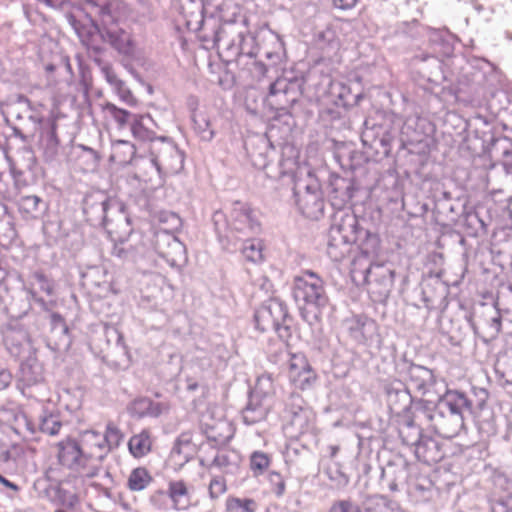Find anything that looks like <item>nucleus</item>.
I'll return each instance as SVG.
<instances>
[{
  "label": "nucleus",
  "instance_id": "obj_1",
  "mask_svg": "<svg viewBox=\"0 0 512 512\" xmlns=\"http://www.w3.org/2000/svg\"><path fill=\"white\" fill-rule=\"evenodd\" d=\"M101 437L96 431L87 430L79 440L66 438L56 444L58 463L82 478H94L101 470Z\"/></svg>",
  "mask_w": 512,
  "mask_h": 512
},
{
  "label": "nucleus",
  "instance_id": "obj_2",
  "mask_svg": "<svg viewBox=\"0 0 512 512\" xmlns=\"http://www.w3.org/2000/svg\"><path fill=\"white\" fill-rule=\"evenodd\" d=\"M293 298L300 314L310 323L321 319L322 308L328 303L323 279L311 270H304L293 279Z\"/></svg>",
  "mask_w": 512,
  "mask_h": 512
},
{
  "label": "nucleus",
  "instance_id": "obj_3",
  "mask_svg": "<svg viewBox=\"0 0 512 512\" xmlns=\"http://www.w3.org/2000/svg\"><path fill=\"white\" fill-rule=\"evenodd\" d=\"M288 378L295 389H309L317 379L308 359L303 354H292L288 364Z\"/></svg>",
  "mask_w": 512,
  "mask_h": 512
},
{
  "label": "nucleus",
  "instance_id": "obj_4",
  "mask_svg": "<svg viewBox=\"0 0 512 512\" xmlns=\"http://www.w3.org/2000/svg\"><path fill=\"white\" fill-rule=\"evenodd\" d=\"M256 326L261 331L275 329L278 336L288 342L291 337L290 328L285 324H280L278 317L273 314L272 306H264L256 311L255 314Z\"/></svg>",
  "mask_w": 512,
  "mask_h": 512
},
{
  "label": "nucleus",
  "instance_id": "obj_5",
  "mask_svg": "<svg viewBox=\"0 0 512 512\" xmlns=\"http://www.w3.org/2000/svg\"><path fill=\"white\" fill-rule=\"evenodd\" d=\"M167 495L175 510H186L191 505V487L183 479L169 481Z\"/></svg>",
  "mask_w": 512,
  "mask_h": 512
},
{
  "label": "nucleus",
  "instance_id": "obj_6",
  "mask_svg": "<svg viewBox=\"0 0 512 512\" xmlns=\"http://www.w3.org/2000/svg\"><path fill=\"white\" fill-rule=\"evenodd\" d=\"M230 222L235 230L241 231L245 228L258 226V220L253 208L246 203L235 202L230 211Z\"/></svg>",
  "mask_w": 512,
  "mask_h": 512
},
{
  "label": "nucleus",
  "instance_id": "obj_7",
  "mask_svg": "<svg viewBox=\"0 0 512 512\" xmlns=\"http://www.w3.org/2000/svg\"><path fill=\"white\" fill-rule=\"evenodd\" d=\"M152 122L149 114H132L128 122L132 136L141 142L156 139L155 131L149 126Z\"/></svg>",
  "mask_w": 512,
  "mask_h": 512
},
{
  "label": "nucleus",
  "instance_id": "obj_8",
  "mask_svg": "<svg viewBox=\"0 0 512 512\" xmlns=\"http://www.w3.org/2000/svg\"><path fill=\"white\" fill-rule=\"evenodd\" d=\"M416 455L428 465L436 464L443 458L438 442L432 438L423 439L417 444Z\"/></svg>",
  "mask_w": 512,
  "mask_h": 512
},
{
  "label": "nucleus",
  "instance_id": "obj_9",
  "mask_svg": "<svg viewBox=\"0 0 512 512\" xmlns=\"http://www.w3.org/2000/svg\"><path fill=\"white\" fill-rule=\"evenodd\" d=\"M136 154V147L127 140H116L112 143L109 160L116 165H127Z\"/></svg>",
  "mask_w": 512,
  "mask_h": 512
},
{
  "label": "nucleus",
  "instance_id": "obj_10",
  "mask_svg": "<svg viewBox=\"0 0 512 512\" xmlns=\"http://www.w3.org/2000/svg\"><path fill=\"white\" fill-rule=\"evenodd\" d=\"M154 481L151 472L144 466L132 469L127 477L126 487L131 492H140L147 489Z\"/></svg>",
  "mask_w": 512,
  "mask_h": 512
},
{
  "label": "nucleus",
  "instance_id": "obj_11",
  "mask_svg": "<svg viewBox=\"0 0 512 512\" xmlns=\"http://www.w3.org/2000/svg\"><path fill=\"white\" fill-rule=\"evenodd\" d=\"M157 170L164 175L176 174L183 169V158L177 150L171 149L162 159L153 160Z\"/></svg>",
  "mask_w": 512,
  "mask_h": 512
},
{
  "label": "nucleus",
  "instance_id": "obj_12",
  "mask_svg": "<svg viewBox=\"0 0 512 512\" xmlns=\"http://www.w3.org/2000/svg\"><path fill=\"white\" fill-rule=\"evenodd\" d=\"M128 449L131 455L137 459L145 457L152 450V438L150 432L143 430L133 435L128 442Z\"/></svg>",
  "mask_w": 512,
  "mask_h": 512
},
{
  "label": "nucleus",
  "instance_id": "obj_13",
  "mask_svg": "<svg viewBox=\"0 0 512 512\" xmlns=\"http://www.w3.org/2000/svg\"><path fill=\"white\" fill-rule=\"evenodd\" d=\"M101 437V442L99 443L100 453H101V463L105 457V454L111 448H116L120 445L123 434L120 429L114 423H108L105 429V433L101 434L96 432Z\"/></svg>",
  "mask_w": 512,
  "mask_h": 512
},
{
  "label": "nucleus",
  "instance_id": "obj_14",
  "mask_svg": "<svg viewBox=\"0 0 512 512\" xmlns=\"http://www.w3.org/2000/svg\"><path fill=\"white\" fill-rule=\"evenodd\" d=\"M102 116L105 120H114L118 128H124L132 115L128 110L117 107L111 102H104L100 105Z\"/></svg>",
  "mask_w": 512,
  "mask_h": 512
},
{
  "label": "nucleus",
  "instance_id": "obj_15",
  "mask_svg": "<svg viewBox=\"0 0 512 512\" xmlns=\"http://www.w3.org/2000/svg\"><path fill=\"white\" fill-rule=\"evenodd\" d=\"M364 512H404V510L398 503L389 498L378 496L368 502Z\"/></svg>",
  "mask_w": 512,
  "mask_h": 512
},
{
  "label": "nucleus",
  "instance_id": "obj_16",
  "mask_svg": "<svg viewBox=\"0 0 512 512\" xmlns=\"http://www.w3.org/2000/svg\"><path fill=\"white\" fill-rule=\"evenodd\" d=\"M256 502L249 498L229 496L225 502L226 512H255Z\"/></svg>",
  "mask_w": 512,
  "mask_h": 512
},
{
  "label": "nucleus",
  "instance_id": "obj_17",
  "mask_svg": "<svg viewBox=\"0 0 512 512\" xmlns=\"http://www.w3.org/2000/svg\"><path fill=\"white\" fill-rule=\"evenodd\" d=\"M40 202L41 199L36 195L24 196L18 202L19 211L24 218L34 219Z\"/></svg>",
  "mask_w": 512,
  "mask_h": 512
},
{
  "label": "nucleus",
  "instance_id": "obj_18",
  "mask_svg": "<svg viewBox=\"0 0 512 512\" xmlns=\"http://www.w3.org/2000/svg\"><path fill=\"white\" fill-rule=\"evenodd\" d=\"M271 457L262 451H255L250 456V469L254 476L262 475L270 466Z\"/></svg>",
  "mask_w": 512,
  "mask_h": 512
},
{
  "label": "nucleus",
  "instance_id": "obj_19",
  "mask_svg": "<svg viewBox=\"0 0 512 512\" xmlns=\"http://www.w3.org/2000/svg\"><path fill=\"white\" fill-rule=\"evenodd\" d=\"M263 242L258 239L247 240L242 249L244 257L251 262H260L263 260Z\"/></svg>",
  "mask_w": 512,
  "mask_h": 512
},
{
  "label": "nucleus",
  "instance_id": "obj_20",
  "mask_svg": "<svg viewBox=\"0 0 512 512\" xmlns=\"http://www.w3.org/2000/svg\"><path fill=\"white\" fill-rule=\"evenodd\" d=\"M113 46L122 54L131 56L134 54V44L130 34H109Z\"/></svg>",
  "mask_w": 512,
  "mask_h": 512
},
{
  "label": "nucleus",
  "instance_id": "obj_21",
  "mask_svg": "<svg viewBox=\"0 0 512 512\" xmlns=\"http://www.w3.org/2000/svg\"><path fill=\"white\" fill-rule=\"evenodd\" d=\"M62 427L59 417L54 414H47L42 417L39 428L41 432L54 436L57 435Z\"/></svg>",
  "mask_w": 512,
  "mask_h": 512
},
{
  "label": "nucleus",
  "instance_id": "obj_22",
  "mask_svg": "<svg viewBox=\"0 0 512 512\" xmlns=\"http://www.w3.org/2000/svg\"><path fill=\"white\" fill-rule=\"evenodd\" d=\"M446 400L454 413H460V410L469 404L465 394L457 390H449L446 393Z\"/></svg>",
  "mask_w": 512,
  "mask_h": 512
},
{
  "label": "nucleus",
  "instance_id": "obj_23",
  "mask_svg": "<svg viewBox=\"0 0 512 512\" xmlns=\"http://www.w3.org/2000/svg\"><path fill=\"white\" fill-rule=\"evenodd\" d=\"M299 207L302 213L308 217L312 216L316 209H320L321 203L314 194H307L299 199Z\"/></svg>",
  "mask_w": 512,
  "mask_h": 512
},
{
  "label": "nucleus",
  "instance_id": "obj_24",
  "mask_svg": "<svg viewBox=\"0 0 512 512\" xmlns=\"http://www.w3.org/2000/svg\"><path fill=\"white\" fill-rule=\"evenodd\" d=\"M115 91L121 101L129 106H136L137 99L122 80L115 82Z\"/></svg>",
  "mask_w": 512,
  "mask_h": 512
},
{
  "label": "nucleus",
  "instance_id": "obj_25",
  "mask_svg": "<svg viewBox=\"0 0 512 512\" xmlns=\"http://www.w3.org/2000/svg\"><path fill=\"white\" fill-rule=\"evenodd\" d=\"M227 491L226 479L223 476H216L209 483V495L212 499H217Z\"/></svg>",
  "mask_w": 512,
  "mask_h": 512
},
{
  "label": "nucleus",
  "instance_id": "obj_26",
  "mask_svg": "<svg viewBox=\"0 0 512 512\" xmlns=\"http://www.w3.org/2000/svg\"><path fill=\"white\" fill-rule=\"evenodd\" d=\"M269 483L271 486V491L277 496H281L284 494L286 489V484L282 475L278 472H271L269 474Z\"/></svg>",
  "mask_w": 512,
  "mask_h": 512
},
{
  "label": "nucleus",
  "instance_id": "obj_27",
  "mask_svg": "<svg viewBox=\"0 0 512 512\" xmlns=\"http://www.w3.org/2000/svg\"><path fill=\"white\" fill-rule=\"evenodd\" d=\"M329 512H361V509L351 500H340L333 503Z\"/></svg>",
  "mask_w": 512,
  "mask_h": 512
},
{
  "label": "nucleus",
  "instance_id": "obj_28",
  "mask_svg": "<svg viewBox=\"0 0 512 512\" xmlns=\"http://www.w3.org/2000/svg\"><path fill=\"white\" fill-rule=\"evenodd\" d=\"M310 412L306 409L300 408L298 412H295L291 418V424L296 426L300 430H304L309 425Z\"/></svg>",
  "mask_w": 512,
  "mask_h": 512
},
{
  "label": "nucleus",
  "instance_id": "obj_29",
  "mask_svg": "<svg viewBox=\"0 0 512 512\" xmlns=\"http://www.w3.org/2000/svg\"><path fill=\"white\" fill-rule=\"evenodd\" d=\"M34 279L39 283L40 289L48 296H52L55 291L53 282L42 272H35Z\"/></svg>",
  "mask_w": 512,
  "mask_h": 512
},
{
  "label": "nucleus",
  "instance_id": "obj_30",
  "mask_svg": "<svg viewBox=\"0 0 512 512\" xmlns=\"http://www.w3.org/2000/svg\"><path fill=\"white\" fill-rule=\"evenodd\" d=\"M50 318H51V324H52L53 328L61 327L65 332L68 331V327L66 325L65 319L61 314H59L57 312H53L51 314Z\"/></svg>",
  "mask_w": 512,
  "mask_h": 512
},
{
  "label": "nucleus",
  "instance_id": "obj_31",
  "mask_svg": "<svg viewBox=\"0 0 512 512\" xmlns=\"http://www.w3.org/2000/svg\"><path fill=\"white\" fill-rule=\"evenodd\" d=\"M12 381L11 373L6 369H0V390H5Z\"/></svg>",
  "mask_w": 512,
  "mask_h": 512
},
{
  "label": "nucleus",
  "instance_id": "obj_32",
  "mask_svg": "<svg viewBox=\"0 0 512 512\" xmlns=\"http://www.w3.org/2000/svg\"><path fill=\"white\" fill-rule=\"evenodd\" d=\"M357 2L358 0H333L334 6L342 10L352 9Z\"/></svg>",
  "mask_w": 512,
  "mask_h": 512
},
{
  "label": "nucleus",
  "instance_id": "obj_33",
  "mask_svg": "<svg viewBox=\"0 0 512 512\" xmlns=\"http://www.w3.org/2000/svg\"><path fill=\"white\" fill-rule=\"evenodd\" d=\"M218 409V406L215 403H209L207 405V410L205 413L201 414V420L205 421L207 417L210 419L216 418V410Z\"/></svg>",
  "mask_w": 512,
  "mask_h": 512
},
{
  "label": "nucleus",
  "instance_id": "obj_34",
  "mask_svg": "<svg viewBox=\"0 0 512 512\" xmlns=\"http://www.w3.org/2000/svg\"><path fill=\"white\" fill-rule=\"evenodd\" d=\"M39 1L51 8H60L65 3V0H39Z\"/></svg>",
  "mask_w": 512,
  "mask_h": 512
},
{
  "label": "nucleus",
  "instance_id": "obj_35",
  "mask_svg": "<svg viewBox=\"0 0 512 512\" xmlns=\"http://www.w3.org/2000/svg\"><path fill=\"white\" fill-rule=\"evenodd\" d=\"M0 483L2 485H4L5 487H7V488H9V489H11V490H13L15 492L19 491L18 485H16L15 483L9 481L8 479H6L3 476L0 478Z\"/></svg>",
  "mask_w": 512,
  "mask_h": 512
},
{
  "label": "nucleus",
  "instance_id": "obj_36",
  "mask_svg": "<svg viewBox=\"0 0 512 512\" xmlns=\"http://www.w3.org/2000/svg\"><path fill=\"white\" fill-rule=\"evenodd\" d=\"M29 293H30L31 297H32V298H33L37 303H39L42 307H45L46 302L44 301V299H43V298H39V297H37L36 292H35V291H33V290H29Z\"/></svg>",
  "mask_w": 512,
  "mask_h": 512
},
{
  "label": "nucleus",
  "instance_id": "obj_37",
  "mask_svg": "<svg viewBox=\"0 0 512 512\" xmlns=\"http://www.w3.org/2000/svg\"><path fill=\"white\" fill-rule=\"evenodd\" d=\"M68 20L71 23L72 28L75 30V32H80L81 28L77 25L76 20H75V16L74 15H69L68 16Z\"/></svg>",
  "mask_w": 512,
  "mask_h": 512
},
{
  "label": "nucleus",
  "instance_id": "obj_38",
  "mask_svg": "<svg viewBox=\"0 0 512 512\" xmlns=\"http://www.w3.org/2000/svg\"><path fill=\"white\" fill-rule=\"evenodd\" d=\"M107 80L115 88V82L120 79L115 74L108 73Z\"/></svg>",
  "mask_w": 512,
  "mask_h": 512
},
{
  "label": "nucleus",
  "instance_id": "obj_39",
  "mask_svg": "<svg viewBox=\"0 0 512 512\" xmlns=\"http://www.w3.org/2000/svg\"><path fill=\"white\" fill-rule=\"evenodd\" d=\"M276 86H277V82H274V83H272L270 85V87H269V95L274 96V95L277 94Z\"/></svg>",
  "mask_w": 512,
  "mask_h": 512
},
{
  "label": "nucleus",
  "instance_id": "obj_40",
  "mask_svg": "<svg viewBox=\"0 0 512 512\" xmlns=\"http://www.w3.org/2000/svg\"><path fill=\"white\" fill-rule=\"evenodd\" d=\"M101 208H102V211L104 213H106L108 207H109V200L107 198H105L104 200L101 201Z\"/></svg>",
  "mask_w": 512,
  "mask_h": 512
},
{
  "label": "nucleus",
  "instance_id": "obj_41",
  "mask_svg": "<svg viewBox=\"0 0 512 512\" xmlns=\"http://www.w3.org/2000/svg\"><path fill=\"white\" fill-rule=\"evenodd\" d=\"M55 69H56V67H55L53 64H47V65L45 66V70H46V72H48V73H52V72H54V71H55Z\"/></svg>",
  "mask_w": 512,
  "mask_h": 512
},
{
  "label": "nucleus",
  "instance_id": "obj_42",
  "mask_svg": "<svg viewBox=\"0 0 512 512\" xmlns=\"http://www.w3.org/2000/svg\"><path fill=\"white\" fill-rule=\"evenodd\" d=\"M105 9H106V7H105V6H101V7H100L101 12H104V11H105Z\"/></svg>",
  "mask_w": 512,
  "mask_h": 512
},
{
  "label": "nucleus",
  "instance_id": "obj_43",
  "mask_svg": "<svg viewBox=\"0 0 512 512\" xmlns=\"http://www.w3.org/2000/svg\"><path fill=\"white\" fill-rule=\"evenodd\" d=\"M196 386H197L196 384H195V385H191L189 388H190V389H195V388H196Z\"/></svg>",
  "mask_w": 512,
  "mask_h": 512
},
{
  "label": "nucleus",
  "instance_id": "obj_44",
  "mask_svg": "<svg viewBox=\"0 0 512 512\" xmlns=\"http://www.w3.org/2000/svg\"><path fill=\"white\" fill-rule=\"evenodd\" d=\"M276 308L279 310V312H280V313L282 312V310H281V307H280V306H277Z\"/></svg>",
  "mask_w": 512,
  "mask_h": 512
},
{
  "label": "nucleus",
  "instance_id": "obj_45",
  "mask_svg": "<svg viewBox=\"0 0 512 512\" xmlns=\"http://www.w3.org/2000/svg\"><path fill=\"white\" fill-rule=\"evenodd\" d=\"M2 477V475L0 474V478Z\"/></svg>",
  "mask_w": 512,
  "mask_h": 512
}]
</instances>
